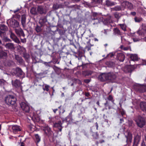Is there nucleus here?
I'll list each match as a JSON object with an SVG mask.
<instances>
[{"mask_svg": "<svg viewBox=\"0 0 146 146\" xmlns=\"http://www.w3.org/2000/svg\"><path fill=\"white\" fill-rule=\"evenodd\" d=\"M116 76L113 73H109L108 74H103L100 75L98 78L102 81L108 80L111 82H115Z\"/></svg>", "mask_w": 146, "mask_h": 146, "instance_id": "1", "label": "nucleus"}, {"mask_svg": "<svg viewBox=\"0 0 146 146\" xmlns=\"http://www.w3.org/2000/svg\"><path fill=\"white\" fill-rule=\"evenodd\" d=\"M137 126L140 128H142L146 123V119L144 117L138 115L135 120Z\"/></svg>", "mask_w": 146, "mask_h": 146, "instance_id": "2", "label": "nucleus"}, {"mask_svg": "<svg viewBox=\"0 0 146 146\" xmlns=\"http://www.w3.org/2000/svg\"><path fill=\"white\" fill-rule=\"evenodd\" d=\"M141 65H146V60H143L141 64H137L134 66L130 65L126 66L125 68H124V71L126 72H131L135 68H137L138 66L139 67V66Z\"/></svg>", "mask_w": 146, "mask_h": 146, "instance_id": "3", "label": "nucleus"}, {"mask_svg": "<svg viewBox=\"0 0 146 146\" xmlns=\"http://www.w3.org/2000/svg\"><path fill=\"white\" fill-rule=\"evenodd\" d=\"M99 15L96 13H93V16L94 17H95V18L94 19H92L94 20H96L97 21L96 23H94V24L96 23L97 24L98 22L100 23L101 21L103 22L104 21H106L107 23H110L111 22V17H110L109 18V19H106L105 20V19L103 17L100 18H99Z\"/></svg>", "mask_w": 146, "mask_h": 146, "instance_id": "4", "label": "nucleus"}, {"mask_svg": "<svg viewBox=\"0 0 146 146\" xmlns=\"http://www.w3.org/2000/svg\"><path fill=\"white\" fill-rule=\"evenodd\" d=\"M16 98L11 95H9L5 97V101L6 103L9 105H13L16 103Z\"/></svg>", "mask_w": 146, "mask_h": 146, "instance_id": "5", "label": "nucleus"}, {"mask_svg": "<svg viewBox=\"0 0 146 146\" xmlns=\"http://www.w3.org/2000/svg\"><path fill=\"white\" fill-rule=\"evenodd\" d=\"M7 23L9 26L13 28H18L19 27V22L13 19H11L7 20Z\"/></svg>", "mask_w": 146, "mask_h": 146, "instance_id": "6", "label": "nucleus"}, {"mask_svg": "<svg viewBox=\"0 0 146 146\" xmlns=\"http://www.w3.org/2000/svg\"><path fill=\"white\" fill-rule=\"evenodd\" d=\"M63 123H64L66 124L64 125V127H66L69 124L73 123H76V122L74 121V120L72 118L71 115L69 114V115L65 119L62 121Z\"/></svg>", "mask_w": 146, "mask_h": 146, "instance_id": "7", "label": "nucleus"}, {"mask_svg": "<svg viewBox=\"0 0 146 146\" xmlns=\"http://www.w3.org/2000/svg\"><path fill=\"white\" fill-rule=\"evenodd\" d=\"M43 130L44 131L45 134L48 136V138H50L53 137V132L51 131L50 128L48 126H46L44 127Z\"/></svg>", "mask_w": 146, "mask_h": 146, "instance_id": "8", "label": "nucleus"}, {"mask_svg": "<svg viewBox=\"0 0 146 146\" xmlns=\"http://www.w3.org/2000/svg\"><path fill=\"white\" fill-rule=\"evenodd\" d=\"M48 10L46 6H44L39 5L37 8V12L40 14H45Z\"/></svg>", "mask_w": 146, "mask_h": 146, "instance_id": "9", "label": "nucleus"}, {"mask_svg": "<svg viewBox=\"0 0 146 146\" xmlns=\"http://www.w3.org/2000/svg\"><path fill=\"white\" fill-rule=\"evenodd\" d=\"M20 105L24 112L29 113L30 111V108L29 106L24 102H22Z\"/></svg>", "mask_w": 146, "mask_h": 146, "instance_id": "10", "label": "nucleus"}, {"mask_svg": "<svg viewBox=\"0 0 146 146\" xmlns=\"http://www.w3.org/2000/svg\"><path fill=\"white\" fill-rule=\"evenodd\" d=\"M135 88L136 90L139 91H146V85H145L137 84L135 85Z\"/></svg>", "mask_w": 146, "mask_h": 146, "instance_id": "11", "label": "nucleus"}, {"mask_svg": "<svg viewBox=\"0 0 146 146\" xmlns=\"http://www.w3.org/2000/svg\"><path fill=\"white\" fill-rule=\"evenodd\" d=\"M137 33L139 35H144L146 33V24H142V26L137 31Z\"/></svg>", "mask_w": 146, "mask_h": 146, "instance_id": "12", "label": "nucleus"}, {"mask_svg": "<svg viewBox=\"0 0 146 146\" xmlns=\"http://www.w3.org/2000/svg\"><path fill=\"white\" fill-rule=\"evenodd\" d=\"M61 123V120L60 119L59 120L53 123V126L54 127L57 128L59 129L60 131H62V124Z\"/></svg>", "mask_w": 146, "mask_h": 146, "instance_id": "13", "label": "nucleus"}, {"mask_svg": "<svg viewBox=\"0 0 146 146\" xmlns=\"http://www.w3.org/2000/svg\"><path fill=\"white\" fill-rule=\"evenodd\" d=\"M141 136L138 134L134 137L133 146H138L141 139Z\"/></svg>", "mask_w": 146, "mask_h": 146, "instance_id": "14", "label": "nucleus"}, {"mask_svg": "<svg viewBox=\"0 0 146 146\" xmlns=\"http://www.w3.org/2000/svg\"><path fill=\"white\" fill-rule=\"evenodd\" d=\"M125 136L127 139L126 142L127 143H128L129 142L130 143L131 142L132 139V135L130 132L128 131L127 132V135H125Z\"/></svg>", "mask_w": 146, "mask_h": 146, "instance_id": "15", "label": "nucleus"}, {"mask_svg": "<svg viewBox=\"0 0 146 146\" xmlns=\"http://www.w3.org/2000/svg\"><path fill=\"white\" fill-rule=\"evenodd\" d=\"M15 31L16 34L19 36H23L24 37L25 35L22 29L20 28L18 29H15Z\"/></svg>", "mask_w": 146, "mask_h": 146, "instance_id": "16", "label": "nucleus"}, {"mask_svg": "<svg viewBox=\"0 0 146 146\" xmlns=\"http://www.w3.org/2000/svg\"><path fill=\"white\" fill-rule=\"evenodd\" d=\"M12 129L13 132L15 134L21 131V129L20 126L16 125H12Z\"/></svg>", "mask_w": 146, "mask_h": 146, "instance_id": "17", "label": "nucleus"}, {"mask_svg": "<svg viewBox=\"0 0 146 146\" xmlns=\"http://www.w3.org/2000/svg\"><path fill=\"white\" fill-rule=\"evenodd\" d=\"M31 119L34 122H38L40 121V118L38 117L37 115L33 113L32 115H30Z\"/></svg>", "mask_w": 146, "mask_h": 146, "instance_id": "18", "label": "nucleus"}, {"mask_svg": "<svg viewBox=\"0 0 146 146\" xmlns=\"http://www.w3.org/2000/svg\"><path fill=\"white\" fill-rule=\"evenodd\" d=\"M10 37L16 43H20V42L18 38L13 33H11L10 35Z\"/></svg>", "mask_w": 146, "mask_h": 146, "instance_id": "19", "label": "nucleus"}, {"mask_svg": "<svg viewBox=\"0 0 146 146\" xmlns=\"http://www.w3.org/2000/svg\"><path fill=\"white\" fill-rule=\"evenodd\" d=\"M117 57L119 61L123 62L125 59V56L123 54L120 53L117 54Z\"/></svg>", "mask_w": 146, "mask_h": 146, "instance_id": "20", "label": "nucleus"}, {"mask_svg": "<svg viewBox=\"0 0 146 146\" xmlns=\"http://www.w3.org/2000/svg\"><path fill=\"white\" fill-rule=\"evenodd\" d=\"M140 106L141 110L146 112V103L141 102L140 103Z\"/></svg>", "mask_w": 146, "mask_h": 146, "instance_id": "21", "label": "nucleus"}, {"mask_svg": "<svg viewBox=\"0 0 146 146\" xmlns=\"http://www.w3.org/2000/svg\"><path fill=\"white\" fill-rule=\"evenodd\" d=\"M5 47L7 49H13L14 48V44L11 43H8L5 45Z\"/></svg>", "mask_w": 146, "mask_h": 146, "instance_id": "22", "label": "nucleus"}, {"mask_svg": "<svg viewBox=\"0 0 146 146\" xmlns=\"http://www.w3.org/2000/svg\"><path fill=\"white\" fill-rule=\"evenodd\" d=\"M26 17L25 15H23L21 18V23L23 27L25 25Z\"/></svg>", "mask_w": 146, "mask_h": 146, "instance_id": "23", "label": "nucleus"}, {"mask_svg": "<svg viewBox=\"0 0 146 146\" xmlns=\"http://www.w3.org/2000/svg\"><path fill=\"white\" fill-rule=\"evenodd\" d=\"M12 82V84L13 86L15 88H17L20 86L21 83L20 81L18 80H15L14 82Z\"/></svg>", "mask_w": 146, "mask_h": 146, "instance_id": "24", "label": "nucleus"}, {"mask_svg": "<svg viewBox=\"0 0 146 146\" xmlns=\"http://www.w3.org/2000/svg\"><path fill=\"white\" fill-rule=\"evenodd\" d=\"M130 57L132 61H137L138 59L137 56L136 54H131Z\"/></svg>", "mask_w": 146, "mask_h": 146, "instance_id": "25", "label": "nucleus"}, {"mask_svg": "<svg viewBox=\"0 0 146 146\" xmlns=\"http://www.w3.org/2000/svg\"><path fill=\"white\" fill-rule=\"evenodd\" d=\"M47 21V19L45 17H42L39 20V23L41 25H42L44 23Z\"/></svg>", "mask_w": 146, "mask_h": 146, "instance_id": "26", "label": "nucleus"}, {"mask_svg": "<svg viewBox=\"0 0 146 146\" xmlns=\"http://www.w3.org/2000/svg\"><path fill=\"white\" fill-rule=\"evenodd\" d=\"M16 73L18 74H19L20 75H23V72L20 68H16Z\"/></svg>", "mask_w": 146, "mask_h": 146, "instance_id": "27", "label": "nucleus"}, {"mask_svg": "<svg viewBox=\"0 0 146 146\" xmlns=\"http://www.w3.org/2000/svg\"><path fill=\"white\" fill-rule=\"evenodd\" d=\"M15 58L18 62L20 63H21L23 62V60L21 57H19L18 55H15Z\"/></svg>", "mask_w": 146, "mask_h": 146, "instance_id": "28", "label": "nucleus"}, {"mask_svg": "<svg viewBox=\"0 0 146 146\" xmlns=\"http://www.w3.org/2000/svg\"><path fill=\"white\" fill-rule=\"evenodd\" d=\"M7 56V54L4 51L2 52L0 54V58H6Z\"/></svg>", "mask_w": 146, "mask_h": 146, "instance_id": "29", "label": "nucleus"}, {"mask_svg": "<svg viewBox=\"0 0 146 146\" xmlns=\"http://www.w3.org/2000/svg\"><path fill=\"white\" fill-rule=\"evenodd\" d=\"M107 99L111 101L113 104H114V100L113 96L111 95H109L107 97Z\"/></svg>", "mask_w": 146, "mask_h": 146, "instance_id": "30", "label": "nucleus"}, {"mask_svg": "<svg viewBox=\"0 0 146 146\" xmlns=\"http://www.w3.org/2000/svg\"><path fill=\"white\" fill-rule=\"evenodd\" d=\"M128 125L129 127H133L135 125L133 121L131 120L128 121Z\"/></svg>", "mask_w": 146, "mask_h": 146, "instance_id": "31", "label": "nucleus"}, {"mask_svg": "<svg viewBox=\"0 0 146 146\" xmlns=\"http://www.w3.org/2000/svg\"><path fill=\"white\" fill-rule=\"evenodd\" d=\"M92 135L93 137V138L95 139H97L98 138V134L97 132L96 133H92Z\"/></svg>", "mask_w": 146, "mask_h": 146, "instance_id": "32", "label": "nucleus"}, {"mask_svg": "<svg viewBox=\"0 0 146 146\" xmlns=\"http://www.w3.org/2000/svg\"><path fill=\"white\" fill-rule=\"evenodd\" d=\"M114 3L113 2L110 1L108 0H107L106 2V5L108 6H112L114 5Z\"/></svg>", "mask_w": 146, "mask_h": 146, "instance_id": "33", "label": "nucleus"}, {"mask_svg": "<svg viewBox=\"0 0 146 146\" xmlns=\"http://www.w3.org/2000/svg\"><path fill=\"white\" fill-rule=\"evenodd\" d=\"M49 86L47 84H44L43 86V89L44 91H48L49 90Z\"/></svg>", "mask_w": 146, "mask_h": 146, "instance_id": "34", "label": "nucleus"}, {"mask_svg": "<svg viewBox=\"0 0 146 146\" xmlns=\"http://www.w3.org/2000/svg\"><path fill=\"white\" fill-rule=\"evenodd\" d=\"M121 49L123 50L126 51L129 49V46H124L123 45H121L120 46Z\"/></svg>", "mask_w": 146, "mask_h": 146, "instance_id": "35", "label": "nucleus"}, {"mask_svg": "<svg viewBox=\"0 0 146 146\" xmlns=\"http://www.w3.org/2000/svg\"><path fill=\"white\" fill-rule=\"evenodd\" d=\"M0 29L2 30L6 31L7 30V28L4 25H2L0 26Z\"/></svg>", "mask_w": 146, "mask_h": 146, "instance_id": "36", "label": "nucleus"}, {"mask_svg": "<svg viewBox=\"0 0 146 146\" xmlns=\"http://www.w3.org/2000/svg\"><path fill=\"white\" fill-rule=\"evenodd\" d=\"M37 12L36 9L35 8L33 7L31 10V12L33 14H36Z\"/></svg>", "mask_w": 146, "mask_h": 146, "instance_id": "37", "label": "nucleus"}, {"mask_svg": "<svg viewBox=\"0 0 146 146\" xmlns=\"http://www.w3.org/2000/svg\"><path fill=\"white\" fill-rule=\"evenodd\" d=\"M127 3V5L126 7L128 8L129 9H131L133 8V5L130 3H129L128 2Z\"/></svg>", "mask_w": 146, "mask_h": 146, "instance_id": "38", "label": "nucleus"}, {"mask_svg": "<svg viewBox=\"0 0 146 146\" xmlns=\"http://www.w3.org/2000/svg\"><path fill=\"white\" fill-rule=\"evenodd\" d=\"M35 137L36 138V140L37 143H38L40 141V138L38 134H36L35 135Z\"/></svg>", "mask_w": 146, "mask_h": 146, "instance_id": "39", "label": "nucleus"}, {"mask_svg": "<svg viewBox=\"0 0 146 146\" xmlns=\"http://www.w3.org/2000/svg\"><path fill=\"white\" fill-rule=\"evenodd\" d=\"M120 26L121 29L123 31H125L126 30V26L124 24H120Z\"/></svg>", "mask_w": 146, "mask_h": 146, "instance_id": "40", "label": "nucleus"}, {"mask_svg": "<svg viewBox=\"0 0 146 146\" xmlns=\"http://www.w3.org/2000/svg\"><path fill=\"white\" fill-rule=\"evenodd\" d=\"M1 38L5 42L9 41L10 40L7 37H6V35H3V37Z\"/></svg>", "mask_w": 146, "mask_h": 146, "instance_id": "41", "label": "nucleus"}, {"mask_svg": "<svg viewBox=\"0 0 146 146\" xmlns=\"http://www.w3.org/2000/svg\"><path fill=\"white\" fill-rule=\"evenodd\" d=\"M61 107L62 106H60L58 107V109H59V112L60 113H63L65 111L63 108H61Z\"/></svg>", "mask_w": 146, "mask_h": 146, "instance_id": "42", "label": "nucleus"}, {"mask_svg": "<svg viewBox=\"0 0 146 146\" xmlns=\"http://www.w3.org/2000/svg\"><path fill=\"white\" fill-rule=\"evenodd\" d=\"M114 33L115 34L118 35L120 33L119 30L117 29H114L113 30Z\"/></svg>", "mask_w": 146, "mask_h": 146, "instance_id": "43", "label": "nucleus"}, {"mask_svg": "<svg viewBox=\"0 0 146 146\" xmlns=\"http://www.w3.org/2000/svg\"><path fill=\"white\" fill-rule=\"evenodd\" d=\"M127 2L128 1H123L121 4V6L124 8H126L127 5Z\"/></svg>", "mask_w": 146, "mask_h": 146, "instance_id": "44", "label": "nucleus"}, {"mask_svg": "<svg viewBox=\"0 0 146 146\" xmlns=\"http://www.w3.org/2000/svg\"><path fill=\"white\" fill-rule=\"evenodd\" d=\"M83 93L84 94L86 97H90L89 96H90V93L88 92H83Z\"/></svg>", "mask_w": 146, "mask_h": 146, "instance_id": "45", "label": "nucleus"}, {"mask_svg": "<svg viewBox=\"0 0 146 146\" xmlns=\"http://www.w3.org/2000/svg\"><path fill=\"white\" fill-rule=\"evenodd\" d=\"M116 53L115 52H112L110 53L107 56H109L111 57H112L113 56L115 55Z\"/></svg>", "mask_w": 146, "mask_h": 146, "instance_id": "46", "label": "nucleus"}, {"mask_svg": "<svg viewBox=\"0 0 146 146\" xmlns=\"http://www.w3.org/2000/svg\"><path fill=\"white\" fill-rule=\"evenodd\" d=\"M59 6L57 4H54L53 5V8L54 9H57L59 8Z\"/></svg>", "mask_w": 146, "mask_h": 146, "instance_id": "47", "label": "nucleus"}, {"mask_svg": "<svg viewBox=\"0 0 146 146\" xmlns=\"http://www.w3.org/2000/svg\"><path fill=\"white\" fill-rule=\"evenodd\" d=\"M18 47L20 49H21V50L24 52H25V49L24 47H23L19 45L18 46Z\"/></svg>", "mask_w": 146, "mask_h": 146, "instance_id": "48", "label": "nucleus"}, {"mask_svg": "<svg viewBox=\"0 0 146 146\" xmlns=\"http://www.w3.org/2000/svg\"><path fill=\"white\" fill-rule=\"evenodd\" d=\"M86 75L88 76L90 75L92 73V72L90 71H87L86 72Z\"/></svg>", "mask_w": 146, "mask_h": 146, "instance_id": "49", "label": "nucleus"}, {"mask_svg": "<svg viewBox=\"0 0 146 146\" xmlns=\"http://www.w3.org/2000/svg\"><path fill=\"white\" fill-rule=\"evenodd\" d=\"M134 20L135 22H139L141 21V19L137 17L135 18Z\"/></svg>", "mask_w": 146, "mask_h": 146, "instance_id": "50", "label": "nucleus"}, {"mask_svg": "<svg viewBox=\"0 0 146 146\" xmlns=\"http://www.w3.org/2000/svg\"><path fill=\"white\" fill-rule=\"evenodd\" d=\"M3 35H5V33L4 32H2L0 31V35L1 37H3Z\"/></svg>", "mask_w": 146, "mask_h": 146, "instance_id": "51", "label": "nucleus"}, {"mask_svg": "<svg viewBox=\"0 0 146 146\" xmlns=\"http://www.w3.org/2000/svg\"><path fill=\"white\" fill-rule=\"evenodd\" d=\"M36 30L37 32H39L40 31L41 29L40 27H37L36 28Z\"/></svg>", "mask_w": 146, "mask_h": 146, "instance_id": "52", "label": "nucleus"}, {"mask_svg": "<svg viewBox=\"0 0 146 146\" xmlns=\"http://www.w3.org/2000/svg\"><path fill=\"white\" fill-rule=\"evenodd\" d=\"M115 17L117 19H119L120 17L119 14L118 13H115L114 14Z\"/></svg>", "mask_w": 146, "mask_h": 146, "instance_id": "53", "label": "nucleus"}, {"mask_svg": "<svg viewBox=\"0 0 146 146\" xmlns=\"http://www.w3.org/2000/svg\"><path fill=\"white\" fill-rule=\"evenodd\" d=\"M105 106L106 107H107L108 106H110L108 104V101H106V102L104 104Z\"/></svg>", "mask_w": 146, "mask_h": 146, "instance_id": "54", "label": "nucleus"}, {"mask_svg": "<svg viewBox=\"0 0 146 146\" xmlns=\"http://www.w3.org/2000/svg\"><path fill=\"white\" fill-rule=\"evenodd\" d=\"M120 112L122 116H123L125 114V112L123 110H121L120 111Z\"/></svg>", "mask_w": 146, "mask_h": 146, "instance_id": "55", "label": "nucleus"}, {"mask_svg": "<svg viewBox=\"0 0 146 146\" xmlns=\"http://www.w3.org/2000/svg\"><path fill=\"white\" fill-rule=\"evenodd\" d=\"M133 40L134 42H136L139 40V39L138 38H133Z\"/></svg>", "mask_w": 146, "mask_h": 146, "instance_id": "56", "label": "nucleus"}, {"mask_svg": "<svg viewBox=\"0 0 146 146\" xmlns=\"http://www.w3.org/2000/svg\"><path fill=\"white\" fill-rule=\"evenodd\" d=\"M110 32V30H109L107 29V30H104V33L107 34V33Z\"/></svg>", "mask_w": 146, "mask_h": 146, "instance_id": "57", "label": "nucleus"}, {"mask_svg": "<svg viewBox=\"0 0 146 146\" xmlns=\"http://www.w3.org/2000/svg\"><path fill=\"white\" fill-rule=\"evenodd\" d=\"M85 82L86 83H88L90 81V80L89 79H86L84 80Z\"/></svg>", "mask_w": 146, "mask_h": 146, "instance_id": "58", "label": "nucleus"}, {"mask_svg": "<svg viewBox=\"0 0 146 146\" xmlns=\"http://www.w3.org/2000/svg\"><path fill=\"white\" fill-rule=\"evenodd\" d=\"M21 41L22 42H23V43H25L26 42V39L25 38H24L23 39H21Z\"/></svg>", "mask_w": 146, "mask_h": 146, "instance_id": "59", "label": "nucleus"}, {"mask_svg": "<svg viewBox=\"0 0 146 146\" xmlns=\"http://www.w3.org/2000/svg\"><path fill=\"white\" fill-rule=\"evenodd\" d=\"M141 145V146H146L145 143L144 141H142Z\"/></svg>", "mask_w": 146, "mask_h": 146, "instance_id": "60", "label": "nucleus"}, {"mask_svg": "<svg viewBox=\"0 0 146 146\" xmlns=\"http://www.w3.org/2000/svg\"><path fill=\"white\" fill-rule=\"evenodd\" d=\"M97 3H100L102 2V0H94Z\"/></svg>", "mask_w": 146, "mask_h": 146, "instance_id": "61", "label": "nucleus"}, {"mask_svg": "<svg viewBox=\"0 0 146 146\" xmlns=\"http://www.w3.org/2000/svg\"><path fill=\"white\" fill-rule=\"evenodd\" d=\"M131 14L132 15L134 16L136 15V13L135 12H131Z\"/></svg>", "mask_w": 146, "mask_h": 146, "instance_id": "62", "label": "nucleus"}, {"mask_svg": "<svg viewBox=\"0 0 146 146\" xmlns=\"http://www.w3.org/2000/svg\"><path fill=\"white\" fill-rule=\"evenodd\" d=\"M104 142V141L103 140H100L99 141V142L100 143H102Z\"/></svg>", "mask_w": 146, "mask_h": 146, "instance_id": "63", "label": "nucleus"}, {"mask_svg": "<svg viewBox=\"0 0 146 146\" xmlns=\"http://www.w3.org/2000/svg\"><path fill=\"white\" fill-rule=\"evenodd\" d=\"M20 146H25V144L23 142H21V143Z\"/></svg>", "mask_w": 146, "mask_h": 146, "instance_id": "64", "label": "nucleus"}]
</instances>
